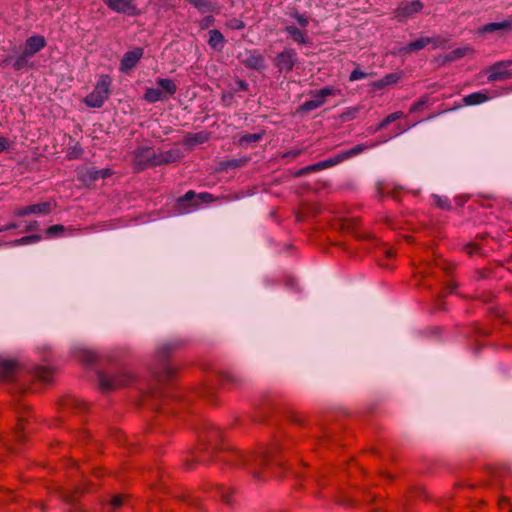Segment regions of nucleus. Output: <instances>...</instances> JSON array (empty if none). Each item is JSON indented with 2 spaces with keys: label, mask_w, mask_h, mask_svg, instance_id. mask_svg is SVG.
I'll return each instance as SVG.
<instances>
[{
  "label": "nucleus",
  "mask_w": 512,
  "mask_h": 512,
  "mask_svg": "<svg viewBox=\"0 0 512 512\" xmlns=\"http://www.w3.org/2000/svg\"><path fill=\"white\" fill-rule=\"evenodd\" d=\"M221 461L234 466L250 468L255 480H266L269 477L280 476L282 461L279 449L276 445L264 449L256 454H244L238 450H229L222 457Z\"/></svg>",
  "instance_id": "1"
},
{
  "label": "nucleus",
  "mask_w": 512,
  "mask_h": 512,
  "mask_svg": "<svg viewBox=\"0 0 512 512\" xmlns=\"http://www.w3.org/2000/svg\"><path fill=\"white\" fill-rule=\"evenodd\" d=\"M220 439V431L213 425H208L199 435L200 447L194 462L207 463L212 461L210 454L217 448Z\"/></svg>",
  "instance_id": "2"
},
{
  "label": "nucleus",
  "mask_w": 512,
  "mask_h": 512,
  "mask_svg": "<svg viewBox=\"0 0 512 512\" xmlns=\"http://www.w3.org/2000/svg\"><path fill=\"white\" fill-rule=\"evenodd\" d=\"M177 347V344L169 343L158 348L156 352L158 366L154 369L153 374L159 382L168 381L175 375V369L169 364V360Z\"/></svg>",
  "instance_id": "3"
},
{
  "label": "nucleus",
  "mask_w": 512,
  "mask_h": 512,
  "mask_svg": "<svg viewBox=\"0 0 512 512\" xmlns=\"http://www.w3.org/2000/svg\"><path fill=\"white\" fill-rule=\"evenodd\" d=\"M99 381V389L101 392H110L132 384L135 381V376L130 372H119L111 375L99 371L97 373Z\"/></svg>",
  "instance_id": "4"
},
{
  "label": "nucleus",
  "mask_w": 512,
  "mask_h": 512,
  "mask_svg": "<svg viewBox=\"0 0 512 512\" xmlns=\"http://www.w3.org/2000/svg\"><path fill=\"white\" fill-rule=\"evenodd\" d=\"M112 79L109 75H101L91 93L84 98V103L91 108H100L109 99Z\"/></svg>",
  "instance_id": "5"
},
{
  "label": "nucleus",
  "mask_w": 512,
  "mask_h": 512,
  "mask_svg": "<svg viewBox=\"0 0 512 512\" xmlns=\"http://www.w3.org/2000/svg\"><path fill=\"white\" fill-rule=\"evenodd\" d=\"M157 152L152 147L142 146L134 151L133 164L137 171H142L149 167H156Z\"/></svg>",
  "instance_id": "6"
},
{
  "label": "nucleus",
  "mask_w": 512,
  "mask_h": 512,
  "mask_svg": "<svg viewBox=\"0 0 512 512\" xmlns=\"http://www.w3.org/2000/svg\"><path fill=\"white\" fill-rule=\"evenodd\" d=\"M113 175L110 168L96 170L95 168L83 167L78 170V179L83 183L90 185L98 179H105Z\"/></svg>",
  "instance_id": "7"
},
{
  "label": "nucleus",
  "mask_w": 512,
  "mask_h": 512,
  "mask_svg": "<svg viewBox=\"0 0 512 512\" xmlns=\"http://www.w3.org/2000/svg\"><path fill=\"white\" fill-rule=\"evenodd\" d=\"M296 62L297 54L293 49H285L274 58V64L279 72H291Z\"/></svg>",
  "instance_id": "8"
},
{
  "label": "nucleus",
  "mask_w": 512,
  "mask_h": 512,
  "mask_svg": "<svg viewBox=\"0 0 512 512\" xmlns=\"http://www.w3.org/2000/svg\"><path fill=\"white\" fill-rule=\"evenodd\" d=\"M56 208V203L53 202H42L26 207L17 208L13 214L17 217H25L30 214H50Z\"/></svg>",
  "instance_id": "9"
},
{
  "label": "nucleus",
  "mask_w": 512,
  "mask_h": 512,
  "mask_svg": "<svg viewBox=\"0 0 512 512\" xmlns=\"http://www.w3.org/2000/svg\"><path fill=\"white\" fill-rule=\"evenodd\" d=\"M109 9L117 13L126 14L129 16H136L139 10L134 4L133 0H102Z\"/></svg>",
  "instance_id": "10"
},
{
  "label": "nucleus",
  "mask_w": 512,
  "mask_h": 512,
  "mask_svg": "<svg viewBox=\"0 0 512 512\" xmlns=\"http://www.w3.org/2000/svg\"><path fill=\"white\" fill-rule=\"evenodd\" d=\"M511 65H512V60H504V61L496 62L488 70L490 73L488 76V80L493 82V81L505 80V79L511 78L512 72H509L507 70V68H509Z\"/></svg>",
  "instance_id": "11"
},
{
  "label": "nucleus",
  "mask_w": 512,
  "mask_h": 512,
  "mask_svg": "<svg viewBox=\"0 0 512 512\" xmlns=\"http://www.w3.org/2000/svg\"><path fill=\"white\" fill-rule=\"evenodd\" d=\"M144 50L141 47H136L133 50L127 51L120 61V71L128 72L136 66V64L143 57Z\"/></svg>",
  "instance_id": "12"
},
{
  "label": "nucleus",
  "mask_w": 512,
  "mask_h": 512,
  "mask_svg": "<svg viewBox=\"0 0 512 512\" xmlns=\"http://www.w3.org/2000/svg\"><path fill=\"white\" fill-rule=\"evenodd\" d=\"M366 149H367V146H365L363 144H358L347 151L340 152L339 154L335 155L334 157L324 160L326 168L335 166L353 156H356V155L362 153Z\"/></svg>",
  "instance_id": "13"
},
{
  "label": "nucleus",
  "mask_w": 512,
  "mask_h": 512,
  "mask_svg": "<svg viewBox=\"0 0 512 512\" xmlns=\"http://www.w3.org/2000/svg\"><path fill=\"white\" fill-rule=\"evenodd\" d=\"M19 368V363L15 359H5L0 357V378L3 381H11Z\"/></svg>",
  "instance_id": "14"
},
{
  "label": "nucleus",
  "mask_w": 512,
  "mask_h": 512,
  "mask_svg": "<svg viewBox=\"0 0 512 512\" xmlns=\"http://www.w3.org/2000/svg\"><path fill=\"white\" fill-rule=\"evenodd\" d=\"M439 40L431 37H421L415 41L408 43L406 46L402 47L399 51L404 54H410L415 51H419L425 48L429 44H434V47H437Z\"/></svg>",
  "instance_id": "15"
},
{
  "label": "nucleus",
  "mask_w": 512,
  "mask_h": 512,
  "mask_svg": "<svg viewBox=\"0 0 512 512\" xmlns=\"http://www.w3.org/2000/svg\"><path fill=\"white\" fill-rule=\"evenodd\" d=\"M61 406L63 409L71 410L74 413H84L89 409L87 402L74 396H67L63 398L61 401Z\"/></svg>",
  "instance_id": "16"
},
{
  "label": "nucleus",
  "mask_w": 512,
  "mask_h": 512,
  "mask_svg": "<svg viewBox=\"0 0 512 512\" xmlns=\"http://www.w3.org/2000/svg\"><path fill=\"white\" fill-rule=\"evenodd\" d=\"M46 46V40L41 35L27 38L24 48V56H33Z\"/></svg>",
  "instance_id": "17"
},
{
  "label": "nucleus",
  "mask_w": 512,
  "mask_h": 512,
  "mask_svg": "<svg viewBox=\"0 0 512 512\" xmlns=\"http://www.w3.org/2000/svg\"><path fill=\"white\" fill-rule=\"evenodd\" d=\"M423 9V3L420 0L412 2H402L396 9L397 17H408Z\"/></svg>",
  "instance_id": "18"
},
{
  "label": "nucleus",
  "mask_w": 512,
  "mask_h": 512,
  "mask_svg": "<svg viewBox=\"0 0 512 512\" xmlns=\"http://www.w3.org/2000/svg\"><path fill=\"white\" fill-rule=\"evenodd\" d=\"M197 197V194L190 190L186 192L183 196L179 197L176 201L175 209L178 212H184L189 207L197 206V203H193V200Z\"/></svg>",
  "instance_id": "19"
},
{
  "label": "nucleus",
  "mask_w": 512,
  "mask_h": 512,
  "mask_svg": "<svg viewBox=\"0 0 512 512\" xmlns=\"http://www.w3.org/2000/svg\"><path fill=\"white\" fill-rule=\"evenodd\" d=\"M212 493L213 497H219L224 504L228 506H233L234 498L232 489L216 485L215 487L212 488Z\"/></svg>",
  "instance_id": "20"
},
{
  "label": "nucleus",
  "mask_w": 512,
  "mask_h": 512,
  "mask_svg": "<svg viewBox=\"0 0 512 512\" xmlns=\"http://www.w3.org/2000/svg\"><path fill=\"white\" fill-rule=\"evenodd\" d=\"M181 157L179 150H168L157 153V166L167 165L178 161Z\"/></svg>",
  "instance_id": "21"
},
{
  "label": "nucleus",
  "mask_w": 512,
  "mask_h": 512,
  "mask_svg": "<svg viewBox=\"0 0 512 512\" xmlns=\"http://www.w3.org/2000/svg\"><path fill=\"white\" fill-rule=\"evenodd\" d=\"M242 63L247 68L261 70L264 67L265 59L263 55H261L257 51H254L250 53V55L246 59H244Z\"/></svg>",
  "instance_id": "22"
},
{
  "label": "nucleus",
  "mask_w": 512,
  "mask_h": 512,
  "mask_svg": "<svg viewBox=\"0 0 512 512\" xmlns=\"http://www.w3.org/2000/svg\"><path fill=\"white\" fill-rule=\"evenodd\" d=\"M208 44L212 49L220 51L225 44V37L219 30L212 29L209 31Z\"/></svg>",
  "instance_id": "23"
},
{
  "label": "nucleus",
  "mask_w": 512,
  "mask_h": 512,
  "mask_svg": "<svg viewBox=\"0 0 512 512\" xmlns=\"http://www.w3.org/2000/svg\"><path fill=\"white\" fill-rule=\"evenodd\" d=\"M497 30L512 31V18L502 22L488 23L482 28V31L485 33H491Z\"/></svg>",
  "instance_id": "24"
},
{
  "label": "nucleus",
  "mask_w": 512,
  "mask_h": 512,
  "mask_svg": "<svg viewBox=\"0 0 512 512\" xmlns=\"http://www.w3.org/2000/svg\"><path fill=\"white\" fill-rule=\"evenodd\" d=\"M156 83L159 87H161L164 94L166 93L169 96H173L177 92V85L171 79L158 78Z\"/></svg>",
  "instance_id": "25"
},
{
  "label": "nucleus",
  "mask_w": 512,
  "mask_h": 512,
  "mask_svg": "<svg viewBox=\"0 0 512 512\" xmlns=\"http://www.w3.org/2000/svg\"><path fill=\"white\" fill-rule=\"evenodd\" d=\"M336 90L333 87H323L320 90L312 92L316 103H319V107L322 106L325 102L327 96L334 95Z\"/></svg>",
  "instance_id": "26"
},
{
  "label": "nucleus",
  "mask_w": 512,
  "mask_h": 512,
  "mask_svg": "<svg viewBox=\"0 0 512 512\" xmlns=\"http://www.w3.org/2000/svg\"><path fill=\"white\" fill-rule=\"evenodd\" d=\"M166 98L164 92L156 88H147L144 94V99L150 103H155Z\"/></svg>",
  "instance_id": "27"
},
{
  "label": "nucleus",
  "mask_w": 512,
  "mask_h": 512,
  "mask_svg": "<svg viewBox=\"0 0 512 512\" xmlns=\"http://www.w3.org/2000/svg\"><path fill=\"white\" fill-rule=\"evenodd\" d=\"M487 100H488V95L486 93H482V92H475V93L469 94L463 98L464 104L468 105V106L481 104Z\"/></svg>",
  "instance_id": "28"
},
{
  "label": "nucleus",
  "mask_w": 512,
  "mask_h": 512,
  "mask_svg": "<svg viewBox=\"0 0 512 512\" xmlns=\"http://www.w3.org/2000/svg\"><path fill=\"white\" fill-rule=\"evenodd\" d=\"M35 376L42 382L48 383L53 378V370L45 366H37L34 369Z\"/></svg>",
  "instance_id": "29"
},
{
  "label": "nucleus",
  "mask_w": 512,
  "mask_h": 512,
  "mask_svg": "<svg viewBox=\"0 0 512 512\" xmlns=\"http://www.w3.org/2000/svg\"><path fill=\"white\" fill-rule=\"evenodd\" d=\"M285 30L295 42L302 43V44H305L308 42L305 33L303 31H301L299 28H297L296 26H294V25L287 26L285 28Z\"/></svg>",
  "instance_id": "30"
},
{
  "label": "nucleus",
  "mask_w": 512,
  "mask_h": 512,
  "mask_svg": "<svg viewBox=\"0 0 512 512\" xmlns=\"http://www.w3.org/2000/svg\"><path fill=\"white\" fill-rule=\"evenodd\" d=\"M219 379L224 385H229L231 387H238L242 383V380L229 372H220Z\"/></svg>",
  "instance_id": "31"
},
{
  "label": "nucleus",
  "mask_w": 512,
  "mask_h": 512,
  "mask_svg": "<svg viewBox=\"0 0 512 512\" xmlns=\"http://www.w3.org/2000/svg\"><path fill=\"white\" fill-rule=\"evenodd\" d=\"M208 140V134L199 132L194 134H187L184 138V143L187 145L202 144Z\"/></svg>",
  "instance_id": "32"
},
{
  "label": "nucleus",
  "mask_w": 512,
  "mask_h": 512,
  "mask_svg": "<svg viewBox=\"0 0 512 512\" xmlns=\"http://www.w3.org/2000/svg\"><path fill=\"white\" fill-rule=\"evenodd\" d=\"M401 117H403V113L401 111L389 114L376 126L374 131L378 132L385 129L389 124L400 119Z\"/></svg>",
  "instance_id": "33"
},
{
  "label": "nucleus",
  "mask_w": 512,
  "mask_h": 512,
  "mask_svg": "<svg viewBox=\"0 0 512 512\" xmlns=\"http://www.w3.org/2000/svg\"><path fill=\"white\" fill-rule=\"evenodd\" d=\"M97 354L88 349H82L78 352V359L84 364H92L97 361Z\"/></svg>",
  "instance_id": "34"
},
{
  "label": "nucleus",
  "mask_w": 512,
  "mask_h": 512,
  "mask_svg": "<svg viewBox=\"0 0 512 512\" xmlns=\"http://www.w3.org/2000/svg\"><path fill=\"white\" fill-rule=\"evenodd\" d=\"M246 163H247L246 158L232 159V160L222 161L220 163V168L222 170H227L229 168H238V167L244 166Z\"/></svg>",
  "instance_id": "35"
},
{
  "label": "nucleus",
  "mask_w": 512,
  "mask_h": 512,
  "mask_svg": "<svg viewBox=\"0 0 512 512\" xmlns=\"http://www.w3.org/2000/svg\"><path fill=\"white\" fill-rule=\"evenodd\" d=\"M39 240H41V236L38 235V234H34V235L24 236V237H22L20 239H16V240L12 241L11 244H13V245H26V244L38 242Z\"/></svg>",
  "instance_id": "36"
},
{
  "label": "nucleus",
  "mask_w": 512,
  "mask_h": 512,
  "mask_svg": "<svg viewBox=\"0 0 512 512\" xmlns=\"http://www.w3.org/2000/svg\"><path fill=\"white\" fill-rule=\"evenodd\" d=\"M83 154V148L81 147L80 144H75L73 147H70L68 150H67V158L72 160V159H78L82 156Z\"/></svg>",
  "instance_id": "37"
},
{
  "label": "nucleus",
  "mask_w": 512,
  "mask_h": 512,
  "mask_svg": "<svg viewBox=\"0 0 512 512\" xmlns=\"http://www.w3.org/2000/svg\"><path fill=\"white\" fill-rule=\"evenodd\" d=\"M317 108H319V103H316L313 100H309V101H306L303 104H301L297 108V112L305 113V112H309V111H312V110L317 109Z\"/></svg>",
  "instance_id": "38"
},
{
  "label": "nucleus",
  "mask_w": 512,
  "mask_h": 512,
  "mask_svg": "<svg viewBox=\"0 0 512 512\" xmlns=\"http://www.w3.org/2000/svg\"><path fill=\"white\" fill-rule=\"evenodd\" d=\"M262 138V135L261 134H257V133H248V134H245L241 137L240 139V143L241 144H249V143H254V142H258L260 139Z\"/></svg>",
  "instance_id": "39"
},
{
  "label": "nucleus",
  "mask_w": 512,
  "mask_h": 512,
  "mask_svg": "<svg viewBox=\"0 0 512 512\" xmlns=\"http://www.w3.org/2000/svg\"><path fill=\"white\" fill-rule=\"evenodd\" d=\"M23 430H24L23 420L19 419V421H18V423L16 425V428L14 430V440H15V442L21 443L24 440V435L22 433Z\"/></svg>",
  "instance_id": "40"
},
{
  "label": "nucleus",
  "mask_w": 512,
  "mask_h": 512,
  "mask_svg": "<svg viewBox=\"0 0 512 512\" xmlns=\"http://www.w3.org/2000/svg\"><path fill=\"white\" fill-rule=\"evenodd\" d=\"M127 496L125 495H115L112 497L110 505L113 510L120 508L126 501Z\"/></svg>",
  "instance_id": "41"
},
{
  "label": "nucleus",
  "mask_w": 512,
  "mask_h": 512,
  "mask_svg": "<svg viewBox=\"0 0 512 512\" xmlns=\"http://www.w3.org/2000/svg\"><path fill=\"white\" fill-rule=\"evenodd\" d=\"M65 230V227L60 224L52 225L47 228L46 234L49 237L55 236L59 232H63Z\"/></svg>",
  "instance_id": "42"
},
{
  "label": "nucleus",
  "mask_w": 512,
  "mask_h": 512,
  "mask_svg": "<svg viewBox=\"0 0 512 512\" xmlns=\"http://www.w3.org/2000/svg\"><path fill=\"white\" fill-rule=\"evenodd\" d=\"M437 266H439L447 274L453 273L455 270V267H456L455 264L447 262V261L438 262Z\"/></svg>",
  "instance_id": "43"
},
{
  "label": "nucleus",
  "mask_w": 512,
  "mask_h": 512,
  "mask_svg": "<svg viewBox=\"0 0 512 512\" xmlns=\"http://www.w3.org/2000/svg\"><path fill=\"white\" fill-rule=\"evenodd\" d=\"M476 279L482 280L491 277L492 271L489 268L478 269L475 271Z\"/></svg>",
  "instance_id": "44"
},
{
  "label": "nucleus",
  "mask_w": 512,
  "mask_h": 512,
  "mask_svg": "<svg viewBox=\"0 0 512 512\" xmlns=\"http://www.w3.org/2000/svg\"><path fill=\"white\" fill-rule=\"evenodd\" d=\"M383 79H384V82L386 83V85L389 86V85L397 83L400 79V75L397 73H390V74L385 75L383 77Z\"/></svg>",
  "instance_id": "45"
},
{
  "label": "nucleus",
  "mask_w": 512,
  "mask_h": 512,
  "mask_svg": "<svg viewBox=\"0 0 512 512\" xmlns=\"http://www.w3.org/2000/svg\"><path fill=\"white\" fill-rule=\"evenodd\" d=\"M367 76H368L367 73H365V72L361 71L360 69L356 68V69H354L351 72V74L349 76V80L350 81H356V80H359V79H363V78H365Z\"/></svg>",
  "instance_id": "46"
},
{
  "label": "nucleus",
  "mask_w": 512,
  "mask_h": 512,
  "mask_svg": "<svg viewBox=\"0 0 512 512\" xmlns=\"http://www.w3.org/2000/svg\"><path fill=\"white\" fill-rule=\"evenodd\" d=\"M214 22H215V18L212 15H209L200 21L199 26L201 29H207L210 26H212L214 24Z\"/></svg>",
  "instance_id": "47"
},
{
  "label": "nucleus",
  "mask_w": 512,
  "mask_h": 512,
  "mask_svg": "<svg viewBox=\"0 0 512 512\" xmlns=\"http://www.w3.org/2000/svg\"><path fill=\"white\" fill-rule=\"evenodd\" d=\"M469 49L467 48H458V49H455L453 50L451 53H450V56H449V59L450 60H455V59H459L463 56H465L466 52L468 51Z\"/></svg>",
  "instance_id": "48"
},
{
  "label": "nucleus",
  "mask_w": 512,
  "mask_h": 512,
  "mask_svg": "<svg viewBox=\"0 0 512 512\" xmlns=\"http://www.w3.org/2000/svg\"><path fill=\"white\" fill-rule=\"evenodd\" d=\"M26 57H27V56H24V53H23L21 56H19V57L15 60V62H14V64H13V67H14V69H15L16 71H20L21 69H23V68L25 67V65H26V63H27V62H26V59H25Z\"/></svg>",
  "instance_id": "49"
},
{
  "label": "nucleus",
  "mask_w": 512,
  "mask_h": 512,
  "mask_svg": "<svg viewBox=\"0 0 512 512\" xmlns=\"http://www.w3.org/2000/svg\"><path fill=\"white\" fill-rule=\"evenodd\" d=\"M80 493H82V491L80 489H76L73 493H65L63 497L66 502L74 503Z\"/></svg>",
  "instance_id": "50"
},
{
  "label": "nucleus",
  "mask_w": 512,
  "mask_h": 512,
  "mask_svg": "<svg viewBox=\"0 0 512 512\" xmlns=\"http://www.w3.org/2000/svg\"><path fill=\"white\" fill-rule=\"evenodd\" d=\"M304 152L303 149H292L283 154V158L295 159Z\"/></svg>",
  "instance_id": "51"
},
{
  "label": "nucleus",
  "mask_w": 512,
  "mask_h": 512,
  "mask_svg": "<svg viewBox=\"0 0 512 512\" xmlns=\"http://www.w3.org/2000/svg\"><path fill=\"white\" fill-rule=\"evenodd\" d=\"M289 419L293 424H296L299 426L303 425V423H304V417L299 413H292L290 415Z\"/></svg>",
  "instance_id": "52"
},
{
  "label": "nucleus",
  "mask_w": 512,
  "mask_h": 512,
  "mask_svg": "<svg viewBox=\"0 0 512 512\" xmlns=\"http://www.w3.org/2000/svg\"><path fill=\"white\" fill-rule=\"evenodd\" d=\"M465 251L467 252L468 255L471 256L475 253H478L480 251V247L475 243H468L465 246Z\"/></svg>",
  "instance_id": "53"
},
{
  "label": "nucleus",
  "mask_w": 512,
  "mask_h": 512,
  "mask_svg": "<svg viewBox=\"0 0 512 512\" xmlns=\"http://www.w3.org/2000/svg\"><path fill=\"white\" fill-rule=\"evenodd\" d=\"M311 172H315L314 171V168H313V165H309V166H306V167H303L301 169H299L296 173H295V176L296 177H300L302 175H305V174H308V173H311Z\"/></svg>",
  "instance_id": "54"
},
{
  "label": "nucleus",
  "mask_w": 512,
  "mask_h": 512,
  "mask_svg": "<svg viewBox=\"0 0 512 512\" xmlns=\"http://www.w3.org/2000/svg\"><path fill=\"white\" fill-rule=\"evenodd\" d=\"M294 18L298 22V24L302 27H306L308 25V19L299 13H295Z\"/></svg>",
  "instance_id": "55"
},
{
  "label": "nucleus",
  "mask_w": 512,
  "mask_h": 512,
  "mask_svg": "<svg viewBox=\"0 0 512 512\" xmlns=\"http://www.w3.org/2000/svg\"><path fill=\"white\" fill-rule=\"evenodd\" d=\"M197 198L201 199L203 202H212L214 200V197L212 194L204 192L197 195Z\"/></svg>",
  "instance_id": "56"
},
{
  "label": "nucleus",
  "mask_w": 512,
  "mask_h": 512,
  "mask_svg": "<svg viewBox=\"0 0 512 512\" xmlns=\"http://www.w3.org/2000/svg\"><path fill=\"white\" fill-rule=\"evenodd\" d=\"M493 473L499 476L507 475L510 473V468L508 466H501L498 469H494Z\"/></svg>",
  "instance_id": "57"
},
{
  "label": "nucleus",
  "mask_w": 512,
  "mask_h": 512,
  "mask_svg": "<svg viewBox=\"0 0 512 512\" xmlns=\"http://www.w3.org/2000/svg\"><path fill=\"white\" fill-rule=\"evenodd\" d=\"M231 22H232L231 27L233 29L241 30L245 27V23L242 20L234 19Z\"/></svg>",
  "instance_id": "58"
},
{
  "label": "nucleus",
  "mask_w": 512,
  "mask_h": 512,
  "mask_svg": "<svg viewBox=\"0 0 512 512\" xmlns=\"http://www.w3.org/2000/svg\"><path fill=\"white\" fill-rule=\"evenodd\" d=\"M426 103V100H420L416 103H414L411 107H410V110L409 112L410 113H413V112H416L418 110H420V108Z\"/></svg>",
  "instance_id": "59"
},
{
  "label": "nucleus",
  "mask_w": 512,
  "mask_h": 512,
  "mask_svg": "<svg viewBox=\"0 0 512 512\" xmlns=\"http://www.w3.org/2000/svg\"><path fill=\"white\" fill-rule=\"evenodd\" d=\"M236 84H237L238 90L248 91V89H249L248 83L245 80L239 79V80H237Z\"/></svg>",
  "instance_id": "60"
},
{
  "label": "nucleus",
  "mask_w": 512,
  "mask_h": 512,
  "mask_svg": "<svg viewBox=\"0 0 512 512\" xmlns=\"http://www.w3.org/2000/svg\"><path fill=\"white\" fill-rule=\"evenodd\" d=\"M9 147V141L5 137L0 136V152L5 151Z\"/></svg>",
  "instance_id": "61"
},
{
  "label": "nucleus",
  "mask_w": 512,
  "mask_h": 512,
  "mask_svg": "<svg viewBox=\"0 0 512 512\" xmlns=\"http://www.w3.org/2000/svg\"><path fill=\"white\" fill-rule=\"evenodd\" d=\"M39 227V224L37 221H31L29 222V224L26 226V229H25V232H29V231H36Z\"/></svg>",
  "instance_id": "62"
},
{
  "label": "nucleus",
  "mask_w": 512,
  "mask_h": 512,
  "mask_svg": "<svg viewBox=\"0 0 512 512\" xmlns=\"http://www.w3.org/2000/svg\"><path fill=\"white\" fill-rule=\"evenodd\" d=\"M498 505L501 509H503L505 506H508L510 505V500L508 497L506 496H502L500 499H499V502H498Z\"/></svg>",
  "instance_id": "63"
},
{
  "label": "nucleus",
  "mask_w": 512,
  "mask_h": 512,
  "mask_svg": "<svg viewBox=\"0 0 512 512\" xmlns=\"http://www.w3.org/2000/svg\"><path fill=\"white\" fill-rule=\"evenodd\" d=\"M493 298H494V295L491 292L477 297V299H480L486 303L490 302Z\"/></svg>",
  "instance_id": "64"
}]
</instances>
